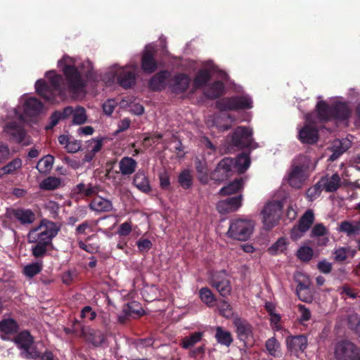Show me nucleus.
Instances as JSON below:
<instances>
[{"label":"nucleus","instance_id":"f257e3e1","mask_svg":"<svg viewBox=\"0 0 360 360\" xmlns=\"http://www.w3.org/2000/svg\"><path fill=\"white\" fill-rule=\"evenodd\" d=\"M58 66L65 76V83L55 71L46 73L50 86L43 79H38L35 83L37 93L49 101H53L56 94H65L68 91L75 94L83 92L86 80L82 75L88 77L93 69V65L89 60L80 63L68 56L58 60Z\"/></svg>","mask_w":360,"mask_h":360},{"label":"nucleus","instance_id":"f03ea898","mask_svg":"<svg viewBox=\"0 0 360 360\" xmlns=\"http://www.w3.org/2000/svg\"><path fill=\"white\" fill-rule=\"evenodd\" d=\"M20 102L22 105L23 113L13 109L9 114L11 119L16 120L20 122H28L31 118L38 116L44 111L43 104L35 98H27L24 95Z\"/></svg>","mask_w":360,"mask_h":360},{"label":"nucleus","instance_id":"7ed1b4c3","mask_svg":"<svg viewBox=\"0 0 360 360\" xmlns=\"http://www.w3.org/2000/svg\"><path fill=\"white\" fill-rule=\"evenodd\" d=\"M58 231L59 227L55 223L44 219L29 231L27 240L29 243L40 242L49 245Z\"/></svg>","mask_w":360,"mask_h":360},{"label":"nucleus","instance_id":"20e7f679","mask_svg":"<svg viewBox=\"0 0 360 360\" xmlns=\"http://www.w3.org/2000/svg\"><path fill=\"white\" fill-rule=\"evenodd\" d=\"M255 228L253 221L248 219H234L231 221L227 236L238 240H246L252 234Z\"/></svg>","mask_w":360,"mask_h":360},{"label":"nucleus","instance_id":"39448f33","mask_svg":"<svg viewBox=\"0 0 360 360\" xmlns=\"http://www.w3.org/2000/svg\"><path fill=\"white\" fill-rule=\"evenodd\" d=\"M283 205L274 200L267 202L261 211L262 224L266 230L272 229L279 221Z\"/></svg>","mask_w":360,"mask_h":360},{"label":"nucleus","instance_id":"423d86ee","mask_svg":"<svg viewBox=\"0 0 360 360\" xmlns=\"http://www.w3.org/2000/svg\"><path fill=\"white\" fill-rule=\"evenodd\" d=\"M14 342L20 350V355L26 359H37L40 352L34 345V340L27 331L19 333L15 338Z\"/></svg>","mask_w":360,"mask_h":360},{"label":"nucleus","instance_id":"0eeeda50","mask_svg":"<svg viewBox=\"0 0 360 360\" xmlns=\"http://www.w3.org/2000/svg\"><path fill=\"white\" fill-rule=\"evenodd\" d=\"M136 67L126 66L124 68H118L114 65L111 68L110 73L112 75V82L115 79V76H117L119 84L124 88L131 87L135 83V72ZM108 85L111 84V81H105Z\"/></svg>","mask_w":360,"mask_h":360},{"label":"nucleus","instance_id":"6e6552de","mask_svg":"<svg viewBox=\"0 0 360 360\" xmlns=\"http://www.w3.org/2000/svg\"><path fill=\"white\" fill-rule=\"evenodd\" d=\"M217 105L221 110L248 109L252 107V101L248 96L225 98L218 101Z\"/></svg>","mask_w":360,"mask_h":360},{"label":"nucleus","instance_id":"1a4fd4ad","mask_svg":"<svg viewBox=\"0 0 360 360\" xmlns=\"http://www.w3.org/2000/svg\"><path fill=\"white\" fill-rule=\"evenodd\" d=\"M252 130L249 128L239 127L234 131L231 141L234 146L239 148H255L252 138Z\"/></svg>","mask_w":360,"mask_h":360},{"label":"nucleus","instance_id":"9d476101","mask_svg":"<svg viewBox=\"0 0 360 360\" xmlns=\"http://www.w3.org/2000/svg\"><path fill=\"white\" fill-rule=\"evenodd\" d=\"M335 355L338 360H360L358 349L348 341L340 342L337 345Z\"/></svg>","mask_w":360,"mask_h":360},{"label":"nucleus","instance_id":"9b49d317","mask_svg":"<svg viewBox=\"0 0 360 360\" xmlns=\"http://www.w3.org/2000/svg\"><path fill=\"white\" fill-rule=\"evenodd\" d=\"M210 284L222 297H227L231 292V283L224 271L214 274L211 278Z\"/></svg>","mask_w":360,"mask_h":360},{"label":"nucleus","instance_id":"f8f14e48","mask_svg":"<svg viewBox=\"0 0 360 360\" xmlns=\"http://www.w3.org/2000/svg\"><path fill=\"white\" fill-rule=\"evenodd\" d=\"M306 121L307 124L299 131V139L304 143L312 144L318 140V131L310 125V122H314L311 115L306 116Z\"/></svg>","mask_w":360,"mask_h":360},{"label":"nucleus","instance_id":"ddd939ff","mask_svg":"<svg viewBox=\"0 0 360 360\" xmlns=\"http://www.w3.org/2000/svg\"><path fill=\"white\" fill-rule=\"evenodd\" d=\"M154 53L153 45L148 44L145 47L141 60V67L145 72L151 73L157 69V63L153 58Z\"/></svg>","mask_w":360,"mask_h":360},{"label":"nucleus","instance_id":"4468645a","mask_svg":"<svg viewBox=\"0 0 360 360\" xmlns=\"http://www.w3.org/2000/svg\"><path fill=\"white\" fill-rule=\"evenodd\" d=\"M233 324L238 337L241 341L246 342L252 340V326L245 320L237 318L234 320Z\"/></svg>","mask_w":360,"mask_h":360},{"label":"nucleus","instance_id":"2eb2a0df","mask_svg":"<svg viewBox=\"0 0 360 360\" xmlns=\"http://www.w3.org/2000/svg\"><path fill=\"white\" fill-rule=\"evenodd\" d=\"M4 132L16 142L28 144V141H25L24 129L15 121L8 123L4 127Z\"/></svg>","mask_w":360,"mask_h":360},{"label":"nucleus","instance_id":"dca6fc26","mask_svg":"<svg viewBox=\"0 0 360 360\" xmlns=\"http://www.w3.org/2000/svg\"><path fill=\"white\" fill-rule=\"evenodd\" d=\"M305 170L306 167L304 166H296L292 169L288 179L289 183L292 187L299 188L302 186L307 179Z\"/></svg>","mask_w":360,"mask_h":360},{"label":"nucleus","instance_id":"f3484780","mask_svg":"<svg viewBox=\"0 0 360 360\" xmlns=\"http://www.w3.org/2000/svg\"><path fill=\"white\" fill-rule=\"evenodd\" d=\"M288 349L295 353L304 352L307 348L308 342L307 339L304 335H297L288 337L286 339Z\"/></svg>","mask_w":360,"mask_h":360},{"label":"nucleus","instance_id":"a211bd4d","mask_svg":"<svg viewBox=\"0 0 360 360\" xmlns=\"http://www.w3.org/2000/svg\"><path fill=\"white\" fill-rule=\"evenodd\" d=\"M64 117H68L72 115V123L75 124H82L86 122L87 117L84 108L82 107H77L72 108V107H67L63 110Z\"/></svg>","mask_w":360,"mask_h":360},{"label":"nucleus","instance_id":"6ab92c4d","mask_svg":"<svg viewBox=\"0 0 360 360\" xmlns=\"http://www.w3.org/2000/svg\"><path fill=\"white\" fill-rule=\"evenodd\" d=\"M11 214L22 224H31L36 219L35 214L30 209H15Z\"/></svg>","mask_w":360,"mask_h":360},{"label":"nucleus","instance_id":"aec40b11","mask_svg":"<svg viewBox=\"0 0 360 360\" xmlns=\"http://www.w3.org/2000/svg\"><path fill=\"white\" fill-rule=\"evenodd\" d=\"M190 79L184 75H178L175 76L170 84V87L174 93H181L188 86Z\"/></svg>","mask_w":360,"mask_h":360},{"label":"nucleus","instance_id":"412c9836","mask_svg":"<svg viewBox=\"0 0 360 360\" xmlns=\"http://www.w3.org/2000/svg\"><path fill=\"white\" fill-rule=\"evenodd\" d=\"M137 162L132 158L124 157L119 162L120 172L122 175L132 174L136 169Z\"/></svg>","mask_w":360,"mask_h":360},{"label":"nucleus","instance_id":"4be33fe9","mask_svg":"<svg viewBox=\"0 0 360 360\" xmlns=\"http://www.w3.org/2000/svg\"><path fill=\"white\" fill-rule=\"evenodd\" d=\"M82 335L96 346L101 345L105 340V336L100 330L93 329L82 330Z\"/></svg>","mask_w":360,"mask_h":360},{"label":"nucleus","instance_id":"5701e85b","mask_svg":"<svg viewBox=\"0 0 360 360\" xmlns=\"http://www.w3.org/2000/svg\"><path fill=\"white\" fill-rule=\"evenodd\" d=\"M319 184H321L327 192H333L339 188L340 178L338 174H334L331 176L322 178Z\"/></svg>","mask_w":360,"mask_h":360},{"label":"nucleus","instance_id":"b1692460","mask_svg":"<svg viewBox=\"0 0 360 360\" xmlns=\"http://www.w3.org/2000/svg\"><path fill=\"white\" fill-rule=\"evenodd\" d=\"M90 207L98 212H108L112 210V205L110 200L100 196H96L91 201Z\"/></svg>","mask_w":360,"mask_h":360},{"label":"nucleus","instance_id":"393cba45","mask_svg":"<svg viewBox=\"0 0 360 360\" xmlns=\"http://www.w3.org/2000/svg\"><path fill=\"white\" fill-rule=\"evenodd\" d=\"M133 184L142 192L148 193L151 190L148 177L143 172L139 171L135 174Z\"/></svg>","mask_w":360,"mask_h":360},{"label":"nucleus","instance_id":"a878e982","mask_svg":"<svg viewBox=\"0 0 360 360\" xmlns=\"http://www.w3.org/2000/svg\"><path fill=\"white\" fill-rule=\"evenodd\" d=\"M215 338L218 343L226 347H229L233 342V338L231 333L224 330L221 326H217L216 328Z\"/></svg>","mask_w":360,"mask_h":360},{"label":"nucleus","instance_id":"bb28decb","mask_svg":"<svg viewBox=\"0 0 360 360\" xmlns=\"http://www.w3.org/2000/svg\"><path fill=\"white\" fill-rule=\"evenodd\" d=\"M169 76L167 72L157 74L150 82V87L153 90H160L165 87L166 79Z\"/></svg>","mask_w":360,"mask_h":360},{"label":"nucleus","instance_id":"cd10ccee","mask_svg":"<svg viewBox=\"0 0 360 360\" xmlns=\"http://www.w3.org/2000/svg\"><path fill=\"white\" fill-rule=\"evenodd\" d=\"M288 246V242L287 238L281 237L269 248L268 252L271 255H278L283 253L287 250Z\"/></svg>","mask_w":360,"mask_h":360},{"label":"nucleus","instance_id":"c85d7f7f","mask_svg":"<svg viewBox=\"0 0 360 360\" xmlns=\"http://www.w3.org/2000/svg\"><path fill=\"white\" fill-rule=\"evenodd\" d=\"M243 186V181L242 179H236L226 186H224L222 188H221L219 193L221 195H231L240 190Z\"/></svg>","mask_w":360,"mask_h":360},{"label":"nucleus","instance_id":"c756f323","mask_svg":"<svg viewBox=\"0 0 360 360\" xmlns=\"http://www.w3.org/2000/svg\"><path fill=\"white\" fill-rule=\"evenodd\" d=\"M217 71L215 67H210V70H202L199 72L194 80L195 87H200L204 85L210 79L211 72Z\"/></svg>","mask_w":360,"mask_h":360},{"label":"nucleus","instance_id":"7c9ffc66","mask_svg":"<svg viewBox=\"0 0 360 360\" xmlns=\"http://www.w3.org/2000/svg\"><path fill=\"white\" fill-rule=\"evenodd\" d=\"M54 158L51 155H45L40 159L37 165V169L40 173H46L49 172L53 165Z\"/></svg>","mask_w":360,"mask_h":360},{"label":"nucleus","instance_id":"2f4dec72","mask_svg":"<svg viewBox=\"0 0 360 360\" xmlns=\"http://www.w3.org/2000/svg\"><path fill=\"white\" fill-rule=\"evenodd\" d=\"M235 161V167L240 174L243 173L248 169L250 165V158L247 154H241L238 156Z\"/></svg>","mask_w":360,"mask_h":360},{"label":"nucleus","instance_id":"473e14b6","mask_svg":"<svg viewBox=\"0 0 360 360\" xmlns=\"http://www.w3.org/2000/svg\"><path fill=\"white\" fill-rule=\"evenodd\" d=\"M62 185L61 179L55 176H49L40 183V188L44 190H54Z\"/></svg>","mask_w":360,"mask_h":360},{"label":"nucleus","instance_id":"72a5a7b5","mask_svg":"<svg viewBox=\"0 0 360 360\" xmlns=\"http://www.w3.org/2000/svg\"><path fill=\"white\" fill-rule=\"evenodd\" d=\"M22 166V161L19 158H15L0 169V178L5 174L14 173Z\"/></svg>","mask_w":360,"mask_h":360},{"label":"nucleus","instance_id":"f704fd0d","mask_svg":"<svg viewBox=\"0 0 360 360\" xmlns=\"http://www.w3.org/2000/svg\"><path fill=\"white\" fill-rule=\"evenodd\" d=\"M122 108H129V111L136 115H140L143 113L144 108L139 103L134 101H129L127 99H122L120 101Z\"/></svg>","mask_w":360,"mask_h":360},{"label":"nucleus","instance_id":"c9c22d12","mask_svg":"<svg viewBox=\"0 0 360 360\" xmlns=\"http://www.w3.org/2000/svg\"><path fill=\"white\" fill-rule=\"evenodd\" d=\"M178 182L183 188H189L193 183L191 171L187 169L181 171L178 177Z\"/></svg>","mask_w":360,"mask_h":360},{"label":"nucleus","instance_id":"e433bc0d","mask_svg":"<svg viewBox=\"0 0 360 360\" xmlns=\"http://www.w3.org/2000/svg\"><path fill=\"white\" fill-rule=\"evenodd\" d=\"M314 221V215L311 210H307L301 217L297 226L307 232Z\"/></svg>","mask_w":360,"mask_h":360},{"label":"nucleus","instance_id":"4c0bfd02","mask_svg":"<svg viewBox=\"0 0 360 360\" xmlns=\"http://www.w3.org/2000/svg\"><path fill=\"white\" fill-rule=\"evenodd\" d=\"M203 336V333L196 332L191 335L189 337H186L182 340L181 345L184 349H189L193 347L196 343L200 342Z\"/></svg>","mask_w":360,"mask_h":360},{"label":"nucleus","instance_id":"58836bf2","mask_svg":"<svg viewBox=\"0 0 360 360\" xmlns=\"http://www.w3.org/2000/svg\"><path fill=\"white\" fill-rule=\"evenodd\" d=\"M356 251L351 250L349 248L340 247L335 250L334 259L337 262H342L347 259L349 255L354 257Z\"/></svg>","mask_w":360,"mask_h":360},{"label":"nucleus","instance_id":"ea45409f","mask_svg":"<svg viewBox=\"0 0 360 360\" xmlns=\"http://www.w3.org/2000/svg\"><path fill=\"white\" fill-rule=\"evenodd\" d=\"M41 269L42 263L41 262H37L25 266L23 273L27 277L32 278L38 274Z\"/></svg>","mask_w":360,"mask_h":360},{"label":"nucleus","instance_id":"a19ab883","mask_svg":"<svg viewBox=\"0 0 360 360\" xmlns=\"http://www.w3.org/2000/svg\"><path fill=\"white\" fill-rule=\"evenodd\" d=\"M198 180L203 184L208 183L210 177L205 163L199 162L196 165Z\"/></svg>","mask_w":360,"mask_h":360},{"label":"nucleus","instance_id":"79ce46f5","mask_svg":"<svg viewBox=\"0 0 360 360\" xmlns=\"http://www.w3.org/2000/svg\"><path fill=\"white\" fill-rule=\"evenodd\" d=\"M338 231L344 232L348 236L356 235V226L354 221H342L338 226Z\"/></svg>","mask_w":360,"mask_h":360},{"label":"nucleus","instance_id":"37998d69","mask_svg":"<svg viewBox=\"0 0 360 360\" xmlns=\"http://www.w3.org/2000/svg\"><path fill=\"white\" fill-rule=\"evenodd\" d=\"M266 349L274 356H278L280 354V344L274 338L269 339L266 342Z\"/></svg>","mask_w":360,"mask_h":360},{"label":"nucleus","instance_id":"c03bdc74","mask_svg":"<svg viewBox=\"0 0 360 360\" xmlns=\"http://www.w3.org/2000/svg\"><path fill=\"white\" fill-rule=\"evenodd\" d=\"M199 293L201 300L208 306L212 305L216 300L214 295L207 288H201Z\"/></svg>","mask_w":360,"mask_h":360},{"label":"nucleus","instance_id":"a18cd8bd","mask_svg":"<svg viewBox=\"0 0 360 360\" xmlns=\"http://www.w3.org/2000/svg\"><path fill=\"white\" fill-rule=\"evenodd\" d=\"M17 330V323L12 319H7L0 322V332L5 334L12 333Z\"/></svg>","mask_w":360,"mask_h":360},{"label":"nucleus","instance_id":"49530a36","mask_svg":"<svg viewBox=\"0 0 360 360\" xmlns=\"http://www.w3.org/2000/svg\"><path fill=\"white\" fill-rule=\"evenodd\" d=\"M314 251L309 246L303 245L299 248L297 252V257L304 262L309 261L313 256Z\"/></svg>","mask_w":360,"mask_h":360},{"label":"nucleus","instance_id":"de8ad7c7","mask_svg":"<svg viewBox=\"0 0 360 360\" xmlns=\"http://www.w3.org/2000/svg\"><path fill=\"white\" fill-rule=\"evenodd\" d=\"M351 115V111L345 103H339L335 107V116L338 119H347Z\"/></svg>","mask_w":360,"mask_h":360},{"label":"nucleus","instance_id":"09e8293b","mask_svg":"<svg viewBox=\"0 0 360 360\" xmlns=\"http://www.w3.org/2000/svg\"><path fill=\"white\" fill-rule=\"evenodd\" d=\"M318 117L320 120H326L330 117L328 105L323 101H319L316 105Z\"/></svg>","mask_w":360,"mask_h":360},{"label":"nucleus","instance_id":"8fccbe9b","mask_svg":"<svg viewBox=\"0 0 360 360\" xmlns=\"http://www.w3.org/2000/svg\"><path fill=\"white\" fill-rule=\"evenodd\" d=\"M34 243L35 245H34L31 249L33 256L35 257H41L44 256L47 251V247L49 245L40 242H35Z\"/></svg>","mask_w":360,"mask_h":360},{"label":"nucleus","instance_id":"3c124183","mask_svg":"<svg viewBox=\"0 0 360 360\" xmlns=\"http://www.w3.org/2000/svg\"><path fill=\"white\" fill-rule=\"evenodd\" d=\"M295 281L298 283L296 290H305L309 288L311 285L309 277L301 273L296 274Z\"/></svg>","mask_w":360,"mask_h":360},{"label":"nucleus","instance_id":"603ef678","mask_svg":"<svg viewBox=\"0 0 360 360\" xmlns=\"http://www.w3.org/2000/svg\"><path fill=\"white\" fill-rule=\"evenodd\" d=\"M224 91V84L221 82L214 83L208 89L207 96L210 98H216L220 96Z\"/></svg>","mask_w":360,"mask_h":360},{"label":"nucleus","instance_id":"864d4df0","mask_svg":"<svg viewBox=\"0 0 360 360\" xmlns=\"http://www.w3.org/2000/svg\"><path fill=\"white\" fill-rule=\"evenodd\" d=\"M218 165L219 166V169L226 172L229 175H230L233 169H236L234 160L229 158L221 160L218 163Z\"/></svg>","mask_w":360,"mask_h":360},{"label":"nucleus","instance_id":"5fc2aeb1","mask_svg":"<svg viewBox=\"0 0 360 360\" xmlns=\"http://www.w3.org/2000/svg\"><path fill=\"white\" fill-rule=\"evenodd\" d=\"M350 147V141L348 139H336L333 142L332 149L343 153Z\"/></svg>","mask_w":360,"mask_h":360},{"label":"nucleus","instance_id":"6e6d98bb","mask_svg":"<svg viewBox=\"0 0 360 360\" xmlns=\"http://www.w3.org/2000/svg\"><path fill=\"white\" fill-rule=\"evenodd\" d=\"M297 295L300 300L305 302H311L313 300V292L310 288L305 290H296Z\"/></svg>","mask_w":360,"mask_h":360},{"label":"nucleus","instance_id":"4d7b16f0","mask_svg":"<svg viewBox=\"0 0 360 360\" xmlns=\"http://www.w3.org/2000/svg\"><path fill=\"white\" fill-rule=\"evenodd\" d=\"M229 176V175L226 172H224L221 169H219V165H217V168L211 174V176H210L212 179H213L215 181H219V182L226 180Z\"/></svg>","mask_w":360,"mask_h":360},{"label":"nucleus","instance_id":"13d9d810","mask_svg":"<svg viewBox=\"0 0 360 360\" xmlns=\"http://www.w3.org/2000/svg\"><path fill=\"white\" fill-rule=\"evenodd\" d=\"M328 234V231L326 226H324L321 224H316L311 232V237H320V236H325Z\"/></svg>","mask_w":360,"mask_h":360},{"label":"nucleus","instance_id":"bf43d9fd","mask_svg":"<svg viewBox=\"0 0 360 360\" xmlns=\"http://www.w3.org/2000/svg\"><path fill=\"white\" fill-rule=\"evenodd\" d=\"M219 310L220 314L226 318L230 317L233 314L231 305L224 300L220 302L219 305Z\"/></svg>","mask_w":360,"mask_h":360},{"label":"nucleus","instance_id":"052dcab7","mask_svg":"<svg viewBox=\"0 0 360 360\" xmlns=\"http://www.w3.org/2000/svg\"><path fill=\"white\" fill-rule=\"evenodd\" d=\"M102 146L103 144L101 140L92 139L88 143V151L95 155L101 149Z\"/></svg>","mask_w":360,"mask_h":360},{"label":"nucleus","instance_id":"680f3d73","mask_svg":"<svg viewBox=\"0 0 360 360\" xmlns=\"http://www.w3.org/2000/svg\"><path fill=\"white\" fill-rule=\"evenodd\" d=\"M227 202H229V207L231 211L237 210L242 205V196L233 197L226 199Z\"/></svg>","mask_w":360,"mask_h":360},{"label":"nucleus","instance_id":"e2e57ef3","mask_svg":"<svg viewBox=\"0 0 360 360\" xmlns=\"http://www.w3.org/2000/svg\"><path fill=\"white\" fill-rule=\"evenodd\" d=\"M306 232L297 225L294 226L290 231V238L292 240H297L301 238Z\"/></svg>","mask_w":360,"mask_h":360},{"label":"nucleus","instance_id":"0e129e2a","mask_svg":"<svg viewBox=\"0 0 360 360\" xmlns=\"http://www.w3.org/2000/svg\"><path fill=\"white\" fill-rule=\"evenodd\" d=\"M78 188L80 192L84 193L86 195H91L97 192L96 187L91 185L86 186L85 184H80L78 185Z\"/></svg>","mask_w":360,"mask_h":360},{"label":"nucleus","instance_id":"69168bd1","mask_svg":"<svg viewBox=\"0 0 360 360\" xmlns=\"http://www.w3.org/2000/svg\"><path fill=\"white\" fill-rule=\"evenodd\" d=\"M321 184L318 183L317 185L308 189L307 195L310 200H313L321 193Z\"/></svg>","mask_w":360,"mask_h":360},{"label":"nucleus","instance_id":"338daca9","mask_svg":"<svg viewBox=\"0 0 360 360\" xmlns=\"http://www.w3.org/2000/svg\"><path fill=\"white\" fill-rule=\"evenodd\" d=\"M298 309L300 314V321H307L311 319V312L305 306L299 304Z\"/></svg>","mask_w":360,"mask_h":360},{"label":"nucleus","instance_id":"774afa93","mask_svg":"<svg viewBox=\"0 0 360 360\" xmlns=\"http://www.w3.org/2000/svg\"><path fill=\"white\" fill-rule=\"evenodd\" d=\"M317 267L319 270L323 274H329L332 270V264L326 259L320 261Z\"/></svg>","mask_w":360,"mask_h":360}]
</instances>
